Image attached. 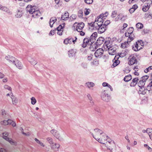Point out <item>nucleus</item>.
Returning <instances> with one entry per match:
<instances>
[{"label":"nucleus","mask_w":152,"mask_h":152,"mask_svg":"<svg viewBox=\"0 0 152 152\" xmlns=\"http://www.w3.org/2000/svg\"><path fill=\"white\" fill-rule=\"evenodd\" d=\"M41 13L38 10H36L35 12L34 13L32 16L33 17L35 18H39L41 15Z\"/></svg>","instance_id":"b1692460"},{"label":"nucleus","mask_w":152,"mask_h":152,"mask_svg":"<svg viewBox=\"0 0 152 152\" xmlns=\"http://www.w3.org/2000/svg\"><path fill=\"white\" fill-rule=\"evenodd\" d=\"M147 133L149 135L151 134H152V129L150 128H148L147 129Z\"/></svg>","instance_id":"6e6d98bb"},{"label":"nucleus","mask_w":152,"mask_h":152,"mask_svg":"<svg viewBox=\"0 0 152 152\" xmlns=\"http://www.w3.org/2000/svg\"><path fill=\"white\" fill-rule=\"evenodd\" d=\"M144 45L143 43L142 40H138L133 46L132 49L135 51H137L142 48Z\"/></svg>","instance_id":"0eeeda50"},{"label":"nucleus","mask_w":152,"mask_h":152,"mask_svg":"<svg viewBox=\"0 0 152 152\" xmlns=\"http://www.w3.org/2000/svg\"><path fill=\"white\" fill-rule=\"evenodd\" d=\"M101 15H102V17H101V19L102 20V24L100 25H97V27H98V32L99 33L102 34L104 32L106 29V26L104 25H103V21L106 18L107 15V13H105L104 14H102Z\"/></svg>","instance_id":"20e7f679"},{"label":"nucleus","mask_w":152,"mask_h":152,"mask_svg":"<svg viewBox=\"0 0 152 152\" xmlns=\"http://www.w3.org/2000/svg\"><path fill=\"white\" fill-rule=\"evenodd\" d=\"M136 26L137 28L140 29L143 28V25L142 23H138L136 24Z\"/></svg>","instance_id":"c03bdc74"},{"label":"nucleus","mask_w":152,"mask_h":152,"mask_svg":"<svg viewBox=\"0 0 152 152\" xmlns=\"http://www.w3.org/2000/svg\"><path fill=\"white\" fill-rule=\"evenodd\" d=\"M103 53L102 49L100 48L98 49L94 53L95 56L96 58H99L101 57Z\"/></svg>","instance_id":"2eb2a0df"},{"label":"nucleus","mask_w":152,"mask_h":152,"mask_svg":"<svg viewBox=\"0 0 152 152\" xmlns=\"http://www.w3.org/2000/svg\"><path fill=\"white\" fill-rule=\"evenodd\" d=\"M139 93L140 94H145L146 91V90L145 89V87H139Z\"/></svg>","instance_id":"c85d7f7f"},{"label":"nucleus","mask_w":152,"mask_h":152,"mask_svg":"<svg viewBox=\"0 0 152 152\" xmlns=\"http://www.w3.org/2000/svg\"><path fill=\"white\" fill-rule=\"evenodd\" d=\"M120 63V61L118 60H115L113 61V66L114 67H115Z\"/></svg>","instance_id":"a18cd8bd"},{"label":"nucleus","mask_w":152,"mask_h":152,"mask_svg":"<svg viewBox=\"0 0 152 152\" xmlns=\"http://www.w3.org/2000/svg\"><path fill=\"white\" fill-rule=\"evenodd\" d=\"M91 134L98 142L105 144L107 149L110 150L115 149L116 145L114 141L110 139L102 130L98 128L94 129Z\"/></svg>","instance_id":"f257e3e1"},{"label":"nucleus","mask_w":152,"mask_h":152,"mask_svg":"<svg viewBox=\"0 0 152 152\" xmlns=\"http://www.w3.org/2000/svg\"><path fill=\"white\" fill-rule=\"evenodd\" d=\"M8 133L7 132H4L2 134L3 138L8 141L10 144L12 145H15L17 144V142L13 140L12 139L8 137Z\"/></svg>","instance_id":"1a4fd4ad"},{"label":"nucleus","mask_w":152,"mask_h":152,"mask_svg":"<svg viewBox=\"0 0 152 152\" xmlns=\"http://www.w3.org/2000/svg\"><path fill=\"white\" fill-rule=\"evenodd\" d=\"M129 11L131 13H133L135 10H134L133 8H131L129 10Z\"/></svg>","instance_id":"69168bd1"},{"label":"nucleus","mask_w":152,"mask_h":152,"mask_svg":"<svg viewBox=\"0 0 152 152\" xmlns=\"http://www.w3.org/2000/svg\"><path fill=\"white\" fill-rule=\"evenodd\" d=\"M91 42L90 39L89 38H85L84 39L83 43L82 44V47L85 48L88 45L91 44Z\"/></svg>","instance_id":"dca6fc26"},{"label":"nucleus","mask_w":152,"mask_h":152,"mask_svg":"<svg viewBox=\"0 0 152 152\" xmlns=\"http://www.w3.org/2000/svg\"><path fill=\"white\" fill-rule=\"evenodd\" d=\"M4 88L5 89H7L10 91H11V88L9 86H8L5 85L4 86Z\"/></svg>","instance_id":"3c124183"},{"label":"nucleus","mask_w":152,"mask_h":152,"mask_svg":"<svg viewBox=\"0 0 152 152\" xmlns=\"http://www.w3.org/2000/svg\"><path fill=\"white\" fill-rule=\"evenodd\" d=\"M128 64L129 65H132L136 63L137 62L136 57L133 56H130L128 58Z\"/></svg>","instance_id":"ddd939ff"},{"label":"nucleus","mask_w":152,"mask_h":152,"mask_svg":"<svg viewBox=\"0 0 152 152\" xmlns=\"http://www.w3.org/2000/svg\"><path fill=\"white\" fill-rule=\"evenodd\" d=\"M57 20L55 18H52L50 21V26L51 28L53 27V24Z\"/></svg>","instance_id":"c756f323"},{"label":"nucleus","mask_w":152,"mask_h":152,"mask_svg":"<svg viewBox=\"0 0 152 152\" xmlns=\"http://www.w3.org/2000/svg\"><path fill=\"white\" fill-rule=\"evenodd\" d=\"M102 86L104 87H107L109 88H110V90L111 91H113V89L112 87V86L110 85L109 84H108V83H106V82H104L102 83Z\"/></svg>","instance_id":"e433bc0d"},{"label":"nucleus","mask_w":152,"mask_h":152,"mask_svg":"<svg viewBox=\"0 0 152 152\" xmlns=\"http://www.w3.org/2000/svg\"><path fill=\"white\" fill-rule=\"evenodd\" d=\"M127 18V14L125 12H122L119 14L115 18L116 21L120 20L121 21H124Z\"/></svg>","instance_id":"9b49d317"},{"label":"nucleus","mask_w":152,"mask_h":152,"mask_svg":"<svg viewBox=\"0 0 152 152\" xmlns=\"http://www.w3.org/2000/svg\"><path fill=\"white\" fill-rule=\"evenodd\" d=\"M97 36V33L95 32H94L91 36L90 39L91 42V43H93L96 39Z\"/></svg>","instance_id":"aec40b11"},{"label":"nucleus","mask_w":152,"mask_h":152,"mask_svg":"<svg viewBox=\"0 0 152 152\" xmlns=\"http://www.w3.org/2000/svg\"><path fill=\"white\" fill-rule=\"evenodd\" d=\"M71 18H72V19L75 20L76 19V16L75 15H72L71 16Z\"/></svg>","instance_id":"774afa93"},{"label":"nucleus","mask_w":152,"mask_h":152,"mask_svg":"<svg viewBox=\"0 0 152 152\" xmlns=\"http://www.w3.org/2000/svg\"><path fill=\"white\" fill-rule=\"evenodd\" d=\"M132 78V76L130 75L126 76L124 78V80L126 82H128Z\"/></svg>","instance_id":"37998d69"},{"label":"nucleus","mask_w":152,"mask_h":152,"mask_svg":"<svg viewBox=\"0 0 152 152\" xmlns=\"http://www.w3.org/2000/svg\"><path fill=\"white\" fill-rule=\"evenodd\" d=\"M28 61L30 62L31 64L34 65L37 64V62L34 58L31 57H29L27 58Z\"/></svg>","instance_id":"5701e85b"},{"label":"nucleus","mask_w":152,"mask_h":152,"mask_svg":"<svg viewBox=\"0 0 152 152\" xmlns=\"http://www.w3.org/2000/svg\"><path fill=\"white\" fill-rule=\"evenodd\" d=\"M139 0H129V4L135 3L137 1Z\"/></svg>","instance_id":"13d9d810"},{"label":"nucleus","mask_w":152,"mask_h":152,"mask_svg":"<svg viewBox=\"0 0 152 152\" xmlns=\"http://www.w3.org/2000/svg\"><path fill=\"white\" fill-rule=\"evenodd\" d=\"M102 16L103 15H101V14L96 18L94 22L88 23V24L89 25V28H91V29H94V28H97V25H101V24H102V21L100 18H102Z\"/></svg>","instance_id":"39448f33"},{"label":"nucleus","mask_w":152,"mask_h":152,"mask_svg":"<svg viewBox=\"0 0 152 152\" xmlns=\"http://www.w3.org/2000/svg\"><path fill=\"white\" fill-rule=\"evenodd\" d=\"M0 124L1 125L5 126L11 124L13 127H15L16 125L15 122L10 119L4 120L1 121Z\"/></svg>","instance_id":"6e6552de"},{"label":"nucleus","mask_w":152,"mask_h":152,"mask_svg":"<svg viewBox=\"0 0 152 152\" xmlns=\"http://www.w3.org/2000/svg\"><path fill=\"white\" fill-rule=\"evenodd\" d=\"M86 86L89 88L93 87L95 85L94 83L93 82H87L86 83Z\"/></svg>","instance_id":"58836bf2"},{"label":"nucleus","mask_w":152,"mask_h":152,"mask_svg":"<svg viewBox=\"0 0 152 152\" xmlns=\"http://www.w3.org/2000/svg\"><path fill=\"white\" fill-rule=\"evenodd\" d=\"M150 7V4L148 3H146L142 5V11L145 12H147L149 9Z\"/></svg>","instance_id":"a211bd4d"},{"label":"nucleus","mask_w":152,"mask_h":152,"mask_svg":"<svg viewBox=\"0 0 152 152\" xmlns=\"http://www.w3.org/2000/svg\"><path fill=\"white\" fill-rule=\"evenodd\" d=\"M145 83L141 80L138 83V85L139 87H144Z\"/></svg>","instance_id":"79ce46f5"},{"label":"nucleus","mask_w":152,"mask_h":152,"mask_svg":"<svg viewBox=\"0 0 152 152\" xmlns=\"http://www.w3.org/2000/svg\"><path fill=\"white\" fill-rule=\"evenodd\" d=\"M60 146V145L59 144L54 142L50 145V147L52 149L55 151L58 150Z\"/></svg>","instance_id":"f3484780"},{"label":"nucleus","mask_w":152,"mask_h":152,"mask_svg":"<svg viewBox=\"0 0 152 152\" xmlns=\"http://www.w3.org/2000/svg\"><path fill=\"white\" fill-rule=\"evenodd\" d=\"M90 10L89 9L86 8L84 10V13L86 16L88 15L90 13Z\"/></svg>","instance_id":"de8ad7c7"},{"label":"nucleus","mask_w":152,"mask_h":152,"mask_svg":"<svg viewBox=\"0 0 152 152\" xmlns=\"http://www.w3.org/2000/svg\"><path fill=\"white\" fill-rule=\"evenodd\" d=\"M87 97H88V99L91 101L92 100V97L90 95V94H88L87 95Z\"/></svg>","instance_id":"338daca9"},{"label":"nucleus","mask_w":152,"mask_h":152,"mask_svg":"<svg viewBox=\"0 0 152 152\" xmlns=\"http://www.w3.org/2000/svg\"><path fill=\"white\" fill-rule=\"evenodd\" d=\"M34 140L40 146L42 147H45V144L37 139L35 138L34 139Z\"/></svg>","instance_id":"473e14b6"},{"label":"nucleus","mask_w":152,"mask_h":152,"mask_svg":"<svg viewBox=\"0 0 152 152\" xmlns=\"http://www.w3.org/2000/svg\"><path fill=\"white\" fill-rule=\"evenodd\" d=\"M117 15V13L115 11L113 12L111 16L112 18H114L116 17Z\"/></svg>","instance_id":"052dcab7"},{"label":"nucleus","mask_w":152,"mask_h":152,"mask_svg":"<svg viewBox=\"0 0 152 152\" xmlns=\"http://www.w3.org/2000/svg\"><path fill=\"white\" fill-rule=\"evenodd\" d=\"M35 8V7L34 6L32 7L31 6H28L27 8V10L29 12V13L33 15L36 11Z\"/></svg>","instance_id":"4be33fe9"},{"label":"nucleus","mask_w":152,"mask_h":152,"mask_svg":"<svg viewBox=\"0 0 152 152\" xmlns=\"http://www.w3.org/2000/svg\"><path fill=\"white\" fill-rule=\"evenodd\" d=\"M128 52V50H125L124 51H123L120 53L119 56L121 58L124 57L126 55Z\"/></svg>","instance_id":"7c9ffc66"},{"label":"nucleus","mask_w":152,"mask_h":152,"mask_svg":"<svg viewBox=\"0 0 152 152\" xmlns=\"http://www.w3.org/2000/svg\"><path fill=\"white\" fill-rule=\"evenodd\" d=\"M62 32H63V31H62V30H61V31L57 30V34H58L59 35H62Z\"/></svg>","instance_id":"680f3d73"},{"label":"nucleus","mask_w":152,"mask_h":152,"mask_svg":"<svg viewBox=\"0 0 152 152\" xmlns=\"http://www.w3.org/2000/svg\"><path fill=\"white\" fill-rule=\"evenodd\" d=\"M50 133L60 141H63L66 138V134L63 131L60 132L56 130L52 129L50 130Z\"/></svg>","instance_id":"7ed1b4c3"},{"label":"nucleus","mask_w":152,"mask_h":152,"mask_svg":"<svg viewBox=\"0 0 152 152\" xmlns=\"http://www.w3.org/2000/svg\"><path fill=\"white\" fill-rule=\"evenodd\" d=\"M31 104L32 105H35L37 103V101L35 97L34 96L32 97L31 99Z\"/></svg>","instance_id":"4c0bfd02"},{"label":"nucleus","mask_w":152,"mask_h":152,"mask_svg":"<svg viewBox=\"0 0 152 152\" xmlns=\"http://www.w3.org/2000/svg\"><path fill=\"white\" fill-rule=\"evenodd\" d=\"M134 29L133 27H130L127 31V32L125 33V36H127L129 34H133Z\"/></svg>","instance_id":"2f4dec72"},{"label":"nucleus","mask_w":152,"mask_h":152,"mask_svg":"<svg viewBox=\"0 0 152 152\" xmlns=\"http://www.w3.org/2000/svg\"><path fill=\"white\" fill-rule=\"evenodd\" d=\"M137 67L136 66L134 68V74L136 76H138L139 75V73L137 72Z\"/></svg>","instance_id":"09e8293b"},{"label":"nucleus","mask_w":152,"mask_h":152,"mask_svg":"<svg viewBox=\"0 0 152 152\" xmlns=\"http://www.w3.org/2000/svg\"><path fill=\"white\" fill-rule=\"evenodd\" d=\"M110 23V21L109 20H106L104 23V24H103V25H105V26H107L109 25Z\"/></svg>","instance_id":"bf43d9fd"},{"label":"nucleus","mask_w":152,"mask_h":152,"mask_svg":"<svg viewBox=\"0 0 152 152\" xmlns=\"http://www.w3.org/2000/svg\"><path fill=\"white\" fill-rule=\"evenodd\" d=\"M125 36L128 37V41L129 42H131L134 39V36L133 34H129L127 36Z\"/></svg>","instance_id":"c9c22d12"},{"label":"nucleus","mask_w":152,"mask_h":152,"mask_svg":"<svg viewBox=\"0 0 152 152\" xmlns=\"http://www.w3.org/2000/svg\"><path fill=\"white\" fill-rule=\"evenodd\" d=\"M145 147L146 148L150 151H152V149L147 144H145L144 145Z\"/></svg>","instance_id":"8fccbe9b"},{"label":"nucleus","mask_w":152,"mask_h":152,"mask_svg":"<svg viewBox=\"0 0 152 152\" xmlns=\"http://www.w3.org/2000/svg\"><path fill=\"white\" fill-rule=\"evenodd\" d=\"M76 52L75 50H71L68 52V55L70 57H74L75 56Z\"/></svg>","instance_id":"bb28decb"},{"label":"nucleus","mask_w":152,"mask_h":152,"mask_svg":"<svg viewBox=\"0 0 152 152\" xmlns=\"http://www.w3.org/2000/svg\"><path fill=\"white\" fill-rule=\"evenodd\" d=\"M0 9L5 11L7 13L9 14H12L11 12L8 9L5 7H2L1 4H0Z\"/></svg>","instance_id":"72a5a7b5"},{"label":"nucleus","mask_w":152,"mask_h":152,"mask_svg":"<svg viewBox=\"0 0 152 152\" xmlns=\"http://www.w3.org/2000/svg\"><path fill=\"white\" fill-rule=\"evenodd\" d=\"M138 80L139 79L137 78L136 77L134 78L132 80V82L130 84V86H131L134 87L136 86Z\"/></svg>","instance_id":"cd10ccee"},{"label":"nucleus","mask_w":152,"mask_h":152,"mask_svg":"<svg viewBox=\"0 0 152 152\" xmlns=\"http://www.w3.org/2000/svg\"><path fill=\"white\" fill-rule=\"evenodd\" d=\"M84 26V24L83 22H80L79 23H75L73 26V28L76 29L77 31H80L82 30Z\"/></svg>","instance_id":"9d476101"},{"label":"nucleus","mask_w":152,"mask_h":152,"mask_svg":"<svg viewBox=\"0 0 152 152\" xmlns=\"http://www.w3.org/2000/svg\"><path fill=\"white\" fill-rule=\"evenodd\" d=\"M65 26V23H62V24L60 25L58 27L56 28L57 30L63 31V28Z\"/></svg>","instance_id":"a19ab883"},{"label":"nucleus","mask_w":152,"mask_h":152,"mask_svg":"<svg viewBox=\"0 0 152 152\" xmlns=\"http://www.w3.org/2000/svg\"><path fill=\"white\" fill-rule=\"evenodd\" d=\"M151 87H152V81H151L150 83L148 85L147 87V90L148 91H150L151 89L150 88Z\"/></svg>","instance_id":"864d4df0"},{"label":"nucleus","mask_w":152,"mask_h":152,"mask_svg":"<svg viewBox=\"0 0 152 152\" xmlns=\"http://www.w3.org/2000/svg\"><path fill=\"white\" fill-rule=\"evenodd\" d=\"M46 140L50 145L54 142L52 138L51 137H48L46 138Z\"/></svg>","instance_id":"ea45409f"},{"label":"nucleus","mask_w":152,"mask_h":152,"mask_svg":"<svg viewBox=\"0 0 152 152\" xmlns=\"http://www.w3.org/2000/svg\"><path fill=\"white\" fill-rule=\"evenodd\" d=\"M86 3L88 4H91L93 2V0H84Z\"/></svg>","instance_id":"4d7b16f0"},{"label":"nucleus","mask_w":152,"mask_h":152,"mask_svg":"<svg viewBox=\"0 0 152 152\" xmlns=\"http://www.w3.org/2000/svg\"><path fill=\"white\" fill-rule=\"evenodd\" d=\"M5 59L6 60V65L10 68L16 67L19 69H21L23 68L22 63L13 56L7 55L5 56Z\"/></svg>","instance_id":"f03ea898"},{"label":"nucleus","mask_w":152,"mask_h":152,"mask_svg":"<svg viewBox=\"0 0 152 152\" xmlns=\"http://www.w3.org/2000/svg\"><path fill=\"white\" fill-rule=\"evenodd\" d=\"M104 39L103 37H99L97 40L96 42L97 45H102L104 43Z\"/></svg>","instance_id":"412c9836"},{"label":"nucleus","mask_w":152,"mask_h":152,"mask_svg":"<svg viewBox=\"0 0 152 152\" xmlns=\"http://www.w3.org/2000/svg\"><path fill=\"white\" fill-rule=\"evenodd\" d=\"M101 98L103 100L106 101H108L110 97L109 95L108 94L107 92L105 91H104L102 93L101 95Z\"/></svg>","instance_id":"4468645a"},{"label":"nucleus","mask_w":152,"mask_h":152,"mask_svg":"<svg viewBox=\"0 0 152 152\" xmlns=\"http://www.w3.org/2000/svg\"><path fill=\"white\" fill-rule=\"evenodd\" d=\"M129 42L128 41L127 42H125L122 43L121 45V47L122 48H127L129 45Z\"/></svg>","instance_id":"f704fd0d"},{"label":"nucleus","mask_w":152,"mask_h":152,"mask_svg":"<svg viewBox=\"0 0 152 152\" xmlns=\"http://www.w3.org/2000/svg\"><path fill=\"white\" fill-rule=\"evenodd\" d=\"M69 13L67 12H66L62 15L61 18L63 20H68L69 18Z\"/></svg>","instance_id":"393cba45"},{"label":"nucleus","mask_w":152,"mask_h":152,"mask_svg":"<svg viewBox=\"0 0 152 152\" xmlns=\"http://www.w3.org/2000/svg\"><path fill=\"white\" fill-rule=\"evenodd\" d=\"M22 134L24 136H29L30 135V134L29 132H24V131H22Z\"/></svg>","instance_id":"5fc2aeb1"},{"label":"nucleus","mask_w":152,"mask_h":152,"mask_svg":"<svg viewBox=\"0 0 152 152\" xmlns=\"http://www.w3.org/2000/svg\"><path fill=\"white\" fill-rule=\"evenodd\" d=\"M6 96L8 98L9 97L12 98V97H13L14 96V95H13V94L12 92H10L9 93L7 94L6 95Z\"/></svg>","instance_id":"603ef678"},{"label":"nucleus","mask_w":152,"mask_h":152,"mask_svg":"<svg viewBox=\"0 0 152 152\" xmlns=\"http://www.w3.org/2000/svg\"><path fill=\"white\" fill-rule=\"evenodd\" d=\"M132 8H133L134 10H135L138 8V6L136 4L134 5L132 7Z\"/></svg>","instance_id":"0e129e2a"},{"label":"nucleus","mask_w":152,"mask_h":152,"mask_svg":"<svg viewBox=\"0 0 152 152\" xmlns=\"http://www.w3.org/2000/svg\"><path fill=\"white\" fill-rule=\"evenodd\" d=\"M12 104L14 105H16L18 103V100L17 98L15 96H14L11 98Z\"/></svg>","instance_id":"a878e982"},{"label":"nucleus","mask_w":152,"mask_h":152,"mask_svg":"<svg viewBox=\"0 0 152 152\" xmlns=\"http://www.w3.org/2000/svg\"><path fill=\"white\" fill-rule=\"evenodd\" d=\"M55 33V30H51L50 31L49 34V35L50 36L53 35Z\"/></svg>","instance_id":"e2e57ef3"},{"label":"nucleus","mask_w":152,"mask_h":152,"mask_svg":"<svg viewBox=\"0 0 152 152\" xmlns=\"http://www.w3.org/2000/svg\"><path fill=\"white\" fill-rule=\"evenodd\" d=\"M104 47L106 50H107L109 54L111 55H115V49L110 43L106 42L104 44Z\"/></svg>","instance_id":"423d86ee"},{"label":"nucleus","mask_w":152,"mask_h":152,"mask_svg":"<svg viewBox=\"0 0 152 152\" xmlns=\"http://www.w3.org/2000/svg\"><path fill=\"white\" fill-rule=\"evenodd\" d=\"M23 14V12L21 9H18L15 13V16L16 18H21Z\"/></svg>","instance_id":"6ab92c4d"},{"label":"nucleus","mask_w":152,"mask_h":152,"mask_svg":"<svg viewBox=\"0 0 152 152\" xmlns=\"http://www.w3.org/2000/svg\"><path fill=\"white\" fill-rule=\"evenodd\" d=\"M148 78V75H145L143 76L141 78V80L143 81L145 83L146 81Z\"/></svg>","instance_id":"49530a36"},{"label":"nucleus","mask_w":152,"mask_h":152,"mask_svg":"<svg viewBox=\"0 0 152 152\" xmlns=\"http://www.w3.org/2000/svg\"><path fill=\"white\" fill-rule=\"evenodd\" d=\"M77 38H76L75 40H74L72 38H68L65 39L64 41V43L66 45H70L72 42L74 44L76 41Z\"/></svg>","instance_id":"f8f14e48"}]
</instances>
